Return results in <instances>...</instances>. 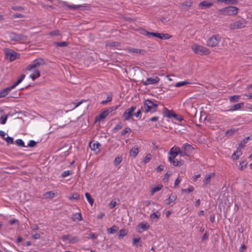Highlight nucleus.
Returning <instances> with one entry per match:
<instances>
[{"label":"nucleus","instance_id":"864d4df0","mask_svg":"<svg viewBox=\"0 0 252 252\" xmlns=\"http://www.w3.org/2000/svg\"><path fill=\"white\" fill-rule=\"evenodd\" d=\"M172 172L171 171H168L166 172L164 176V178L163 179V180L168 181L169 178V177L171 175Z\"/></svg>","mask_w":252,"mask_h":252},{"label":"nucleus","instance_id":"6e6552de","mask_svg":"<svg viewBox=\"0 0 252 252\" xmlns=\"http://www.w3.org/2000/svg\"><path fill=\"white\" fill-rule=\"evenodd\" d=\"M136 109V106H132L126 109L123 113V117L125 121L128 120L133 115V112Z\"/></svg>","mask_w":252,"mask_h":252},{"label":"nucleus","instance_id":"c85d7f7f","mask_svg":"<svg viewBox=\"0 0 252 252\" xmlns=\"http://www.w3.org/2000/svg\"><path fill=\"white\" fill-rule=\"evenodd\" d=\"M133 245H135L136 247L142 246V241L141 238L133 239Z\"/></svg>","mask_w":252,"mask_h":252},{"label":"nucleus","instance_id":"79ce46f5","mask_svg":"<svg viewBox=\"0 0 252 252\" xmlns=\"http://www.w3.org/2000/svg\"><path fill=\"white\" fill-rule=\"evenodd\" d=\"M68 198L70 200H77L80 198V195L79 194L75 193L73 194L71 196H69Z\"/></svg>","mask_w":252,"mask_h":252},{"label":"nucleus","instance_id":"ddd939ff","mask_svg":"<svg viewBox=\"0 0 252 252\" xmlns=\"http://www.w3.org/2000/svg\"><path fill=\"white\" fill-rule=\"evenodd\" d=\"M90 147L91 149L94 151L96 153L99 152V147L100 145L99 143L96 141H92L90 143Z\"/></svg>","mask_w":252,"mask_h":252},{"label":"nucleus","instance_id":"49530a36","mask_svg":"<svg viewBox=\"0 0 252 252\" xmlns=\"http://www.w3.org/2000/svg\"><path fill=\"white\" fill-rule=\"evenodd\" d=\"M123 127V125L121 122L119 123L117 126L113 129L114 132H116L118 130L121 129Z\"/></svg>","mask_w":252,"mask_h":252},{"label":"nucleus","instance_id":"7c9ffc66","mask_svg":"<svg viewBox=\"0 0 252 252\" xmlns=\"http://www.w3.org/2000/svg\"><path fill=\"white\" fill-rule=\"evenodd\" d=\"M123 159L122 156L121 155H119L116 157L114 161V164L115 166L118 165L122 162Z\"/></svg>","mask_w":252,"mask_h":252},{"label":"nucleus","instance_id":"4d7b16f0","mask_svg":"<svg viewBox=\"0 0 252 252\" xmlns=\"http://www.w3.org/2000/svg\"><path fill=\"white\" fill-rule=\"evenodd\" d=\"M176 120L181 122L183 120V119L182 118V117L180 116V115H177L175 113L174 114V115H173V117Z\"/></svg>","mask_w":252,"mask_h":252},{"label":"nucleus","instance_id":"c9c22d12","mask_svg":"<svg viewBox=\"0 0 252 252\" xmlns=\"http://www.w3.org/2000/svg\"><path fill=\"white\" fill-rule=\"evenodd\" d=\"M169 154L171 155L170 156L171 157V158H173L174 159L178 155L176 149L174 151V147L171 148V150H170Z\"/></svg>","mask_w":252,"mask_h":252},{"label":"nucleus","instance_id":"a211bd4d","mask_svg":"<svg viewBox=\"0 0 252 252\" xmlns=\"http://www.w3.org/2000/svg\"><path fill=\"white\" fill-rule=\"evenodd\" d=\"M7 116H5L4 111L0 108V120L1 124L4 125L6 123Z\"/></svg>","mask_w":252,"mask_h":252},{"label":"nucleus","instance_id":"7ed1b4c3","mask_svg":"<svg viewBox=\"0 0 252 252\" xmlns=\"http://www.w3.org/2000/svg\"><path fill=\"white\" fill-rule=\"evenodd\" d=\"M37 64L39 65V64H34L32 65L28 66L27 68V70L32 72V73L30 75V77L32 80H34L35 79L38 78L40 75L39 71L36 69Z\"/></svg>","mask_w":252,"mask_h":252},{"label":"nucleus","instance_id":"4468645a","mask_svg":"<svg viewBox=\"0 0 252 252\" xmlns=\"http://www.w3.org/2000/svg\"><path fill=\"white\" fill-rule=\"evenodd\" d=\"M159 80L160 79L158 76H156L155 78H148L147 80L143 82V84L145 86H147L150 84H155L158 82Z\"/></svg>","mask_w":252,"mask_h":252},{"label":"nucleus","instance_id":"58836bf2","mask_svg":"<svg viewBox=\"0 0 252 252\" xmlns=\"http://www.w3.org/2000/svg\"><path fill=\"white\" fill-rule=\"evenodd\" d=\"M162 187H163L162 185H160V186H158L155 187L151 190V194L153 195L156 192H157V191L160 190L162 188Z\"/></svg>","mask_w":252,"mask_h":252},{"label":"nucleus","instance_id":"37998d69","mask_svg":"<svg viewBox=\"0 0 252 252\" xmlns=\"http://www.w3.org/2000/svg\"><path fill=\"white\" fill-rule=\"evenodd\" d=\"M120 203V201L119 199H114L111 201V208L115 207L116 205Z\"/></svg>","mask_w":252,"mask_h":252},{"label":"nucleus","instance_id":"69168bd1","mask_svg":"<svg viewBox=\"0 0 252 252\" xmlns=\"http://www.w3.org/2000/svg\"><path fill=\"white\" fill-rule=\"evenodd\" d=\"M36 144V142L33 140H30L28 144V146L30 147H33Z\"/></svg>","mask_w":252,"mask_h":252},{"label":"nucleus","instance_id":"f257e3e1","mask_svg":"<svg viewBox=\"0 0 252 252\" xmlns=\"http://www.w3.org/2000/svg\"><path fill=\"white\" fill-rule=\"evenodd\" d=\"M158 107V104L154 103L150 99H146L144 101L143 106L141 107V109L145 113L149 112L153 113L157 111Z\"/></svg>","mask_w":252,"mask_h":252},{"label":"nucleus","instance_id":"09e8293b","mask_svg":"<svg viewBox=\"0 0 252 252\" xmlns=\"http://www.w3.org/2000/svg\"><path fill=\"white\" fill-rule=\"evenodd\" d=\"M192 2L190 0H187L182 3V6H188L190 7L192 5Z\"/></svg>","mask_w":252,"mask_h":252},{"label":"nucleus","instance_id":"423d86ee","mask_svg":"<svg viewBox=\"0 0 252 252\" xmlns=\"http://www.w3.org/2000/svg\"><path fill=\"white\" fill-rule=\"evenodd\" d=\"M5 56L9 62H12L18 58L19 55L12 50L6 49L5 52Z\"/></svg>","mask_w":252,"mask_h":252},{"label":"nucleus","instance_id":"338daca9","mask_svg":"<svg viewBox=\"0 0 252 252\" xmlns=\"http://www.w3.org/2000/svg\"><path fill=\"white\" fill-rule=\"evenodd\" d=\"M158 116H154L149 119V121H152V122H156L158 121Z\"/></svg>","mask_w":252,"mask_h":252},{"label":"nucleus","instance_id":"473e14b6","mask_svg":"<svg viewBox=\"0 0 252 252\" xmlns=\"http://www.w3.org/2000/svg\"><path fill=\"white\" fill-rule=\"evenodd\" d=\"M240 98V95H233V96H230L229 97V101L230 102H236L238 101L239 99Z\"/></svg>","mask_w":252,"mask_h":252},{"label":"nucleus","instance_id":"4be33fe9","mask_svg":"<svg viewBox=\"0 0 252 252\" xmlns=\"http://www.w3.org/2000/svg\"><path fill=\"white\" fill-rule=\"evenodd\" d=\"M244 102H241L240 103L235 104L231 107V108L229 110V111H233L239 110L244 106Z\"/></svg>","mask_w":252,"mask_h":252},{"label":"nucleus","instance_id":"a878e982","mask_svg":"<svg viewBox=\"0 0 252 252\" xmlns=\"http://www.w3.org/2000/svg\"><path fill=\"white\" fill-rule=\"evenodd\" d=\"M138 227L141 228L143 231H145L149 228L150 225L147 222H141L138 224Z\"/></svg>","mask_w":252,"mask_h":252},{"label":"nucleus","instance_id":"0eeeda50","mask_svg":"<svg viewBox=\"0 0 252 252\" xmlns=\"http://www.w3.org/2000/svg\"><path fill=\"white\" fill-rule=\"evenodd\" d=\"M246 26V22L244 20H239L231 24L229 27L230 30L239 29Z\"/></svg>","mask_w":252,"mask_h":252},{"label":"nucleus","instance_id":"cd10ccee","mask_svg":"<svg viewBox=\"0 0 252 252\" xmlns=\"http://www.w3.org/2000/svg\"><path fill=\"white\" fill-rule=\"evenodd\" d=\"M250 136L245 137L243 140L239 144L238 149H241L245 146V144L248 142V140L250 139Z\"/></svg>","mask_w":252,"mask_h":252},{"label":"nucleus","instance_id":"052dcab7","mask_svg":"<svg viewBox=\"0 0 252 252\" xmlns=\"http://www.w3.org/2000/svg\"><path fill=\"white\" fill-rule=\"evenodd\" d=\"M71 174V171L70 170H66L64 171L62 174V177H66L69 176Z\"/></svg>","mask_w":252,"mask_h":252},{"label":"nucleus","instance_id":"f8f14e48","mask_svg":"<svg viewBox=\"0 0 252 252\" xmlns=\"http://www.w3.org/2000/svg\"><path fill=\"white\" fill-rule=\"evenodd\" d=\"M109 111L107 110L102 112L96 118L95 122H102L108 116Z\"/></svg>","mask_w":252,"mask_h":252},{"label":"nucleus","instance_id":"e433bc0d","mask_svg":"<svg viewBox=\"0 0 252 252\" xmlns=\"http://www.w3.org/2000/svg\"><path fill=\"white\" fill-rule=\"evenodd\" d=\"M237 130L233 128H231L230 129L227 130L225 132V135L226 136H230L232 135L235 132L237 131Z\"/></svg>","mask_w":252,"mask_h":252},{"label":"nucleus","instance_id":"9b49d317","mask_svg":"<svg viewBox=\"0 0 252 252\" xmlns=\"http://www.w3.org/2000/svg\"><path fill=\"white\" fill-rule=\"evenodd\" d=\"M9 38L11 41H18L24 39V36L22 34H18L14 32H11L9 34Z\"/></svg>","mask_w":252,"mask_h":252},{"label":"nucleus","instance_id":"ea45409f","mask_svg":"<svg viewBox=\"0 0 252 252\" xmlns=\"http://www.w3.org/2000/svg\"><path fill=\"white\" fill-rule=\"evenodd\" d=\"M46 198H52L55 196V193L52 191L47 192L44 194Z\"/></svg>","mask_w":252,"mask_h":252},{"label":"nucleus","instance_id":"393cba45","mask_svg":"<svg viewBox=\"0 0 252 252\" xmlns=\"http://www.w3.org/2000/svg\"><path fill=\"white\" fill-rule=\"evenodd\" d=\"M139 153V150L138 147H133L129 153V155L133 157H135Z\"/></svg>","mask_w":252,"mask_h":252},{"label":"nucleus","instance_id":"680f3d73","mask_svg":"<svg viewBox=\"0 0 252 252\" xmlns=\"http://www.w3.org/2000/svg\"><path fill=\"white\" fill-rule=\"evenodd\" d=\"M119 230V227L116 225H113L111 227V234L114 233L118 231Z\"/></svg>","mask_w":252,"mask_h":252},{"label":"nucleus","instance_id":"8fccbe9b","mask_svg":"<svg viewBox=\"0 0 252 252\" xmlns=\"http://www.w3.org/2000/svg\"><path fill=\"white\" fill-rule=\"evenodd\" d=\"M151 158H152V156H151V154H147L144 158V162H145V163H147L149 162L150 161V160L151 159Z\"/></svg>","mask_w":252,"mask_h":252},{"label":"nucleus","instance_id":"5fc2aeb1","mask_svg":"<svg viewBox=\"0 0 252 252\" xmlns=\"http://www.w3.org/2000/svg\"><path fill=\"white\" fill-rule=\"evenodd\" d=\"M189 84V82H187V81H182V82H178L175 85V86L176 87H180L181 86H182L183 85H185L186 84Z\"/></svg>","mask_w":252,"mask_h":252},{"label":"nucleus","instance_id":"de8ad7c7","mask_svg":"<svg viewBox=\"0 0 252 252\" xmlns=\"http://www.w3.org/2000/svg\"><path fill=\"white\" fill-rule=\"evenodd\" d=\"M176 150L178 155V154L180 155V156L184 157L186 155V152H183V151H181V149H180V148L176 147Z\"/></svg>","mask_w":252,"mask_h":252},{"label":"nucleus","instance_id":"13d9d810","mask_svg":"<svg viewBox=\"0 0 252 252\" xmlns=\"http://www.w3.org/2000/svg\"><path fill=\"white\" fill-rule=\"evenodd\" d=\"M55 44L60 47H64L68 45L67 42H56Z\"/></svg>","mask_w":252,"mask_h":252},{"label":"nucleus","instance_id":"39448f33","mask_svg":"<svg viewBox=\"0 0 252 252\" xmlns=\"http://www.w3.org/2000/svg\"><path fill=\"white\" fill-rule=\"evenodd\" d=\"M220 40L221 37L219 35H214L207 40V45L211 47L216 46Z\"/></svg>","mask_w":252,"mask_h":252},{"label":"nucleus","instance_id":"f704fd0d","mask_svg":"<svg viewBox=\"0 0 252 252\" xmlns=\"http://www.w3.org/2000/svg\"><path fill=\"white\" fill-rule=\"evenodd\" d=\"M242 154V152L239 150H237L236 152H234L232 156V158H233V160H237L239 158V156L241 155Z\"/></svg>","mask_w":252,"mask_h":252},{"label":"nucleus","instance_id":"bf43d9fd","mask_svg":"<svg viewBox=\"0 0 252 252\" xmlns=\"http://www.w3.org/2000/svg\"><path fill=\"white\" fill-rule=\"evenodd\" d=\"M4 139L8 144H12L13 142V139L11 137L7 136L6 137L4 138Z\"/></svg>","mask_w":252,"mask_h":252},{"label":"nucleus","instance_id":"f3484780","mask_svg":"<svg viewBox=\"0 0 252 252\" xmlns=\"http://www.w3.org/2000/svg\"><path fill=\"white\" fill-rule=\"evenodd\" d=\"M163 113L164 116L170 118L173 117L175 112L173 110H169L167 108L164 107Z\"/></svg>","mask_w":252,"mask_h":252},{"label":"nucleus","instance_id":"c756f323","mask_svg":"<svg viewBox=\"0 0 252 252\" xmlns=\"http://www.w3.org/2000/svg\"><path fill=\"white\" fill-rule=\"evenodd\" d=\"M127 51L129 53H139L141 54H143L144 52L143 50L135 48H129L127 49Z\"/></svg>","mask_w":252,"mask_h":252},{"label":"nucleus","instance_id":"6e6d98bb","mask_svg":"<svg viewBox=\"0 0 252 252\" xmlns=\"http://www.w3.org/2000/svg\"><path fill=\"white\" fill-rule=\"evenodd\" d=\"M16 143L18 146L25 147L24 142L21 139L16 140Z\"/></svg>","mask_w":252,"mask_h":252},{"label":"nucleus","instance_id":"1a4fd4ad","mask_svg":"<svg viewBox=\"0 0 252 252\" xmlns=\"http://www.w3.org/2000/svg\"><path fill=\"white\" fill-rule=\"evenodd\" d=\"M63 241L69 243H75L78 241L79 238L76 236H71L69 234L63 235L62 237Z\"/></svg>","mask_w":252,"mask_h":252},{"label":"nucleus","instance_id":"bb28decb","mask_svg":"<svg viewBox=\"0 0 252 252\" xmlns=\"http://www.w3.org/2000/svg\"><path fill=\"white\" fill-rule=\"evenodd\" d=\"M72 219L73 220V221H75L81 220L82 218L81 213H76L73 214Z\"/></svg>","mask_w":252,"mask_h":252},{"label":"nucleus","instance_id":"f03ea898","mask_svg":"<svg viewBox=\"0 0 252 252\" xmlns=\"http://www.w3.org/2000/svg\"><path fill=\"white\" fill-rule=\"evenodd\" d=\"M239 11V8L233 6H230L218 10L219 15L233 16L236 15Z\"/></svg>","mask_w":252,"mask_h":252},{"label":"nucleus","instance_id":"20e7f679","mask_svg":"<svg viewBox=\"0 0 252 252\" xmlns=\"http://www.w3.org/2000/svg\"><path fill=\"white\" fill-rule=\"evenodd\" d=\"M192 49L194 53L200 55H208L210 53L207 48L197 44L193 45Z\"/></svg>","mask_w":252,"mask_h":252},{"label":"nucleus","instance_id":"0e129e2a","mask_svg":"<svg viewBox=\"0 0 252 252\" xmlns=\"http://www.w3.org/2000/svg\"><path fill=\"white\" fill-rule=\"evenodd\" d=\"M45 61L42 58H37L34 60L33 63H44Z\"/></svg>","mask_w":252,"mask_h":252},{"label":"nucleus","instance_id":"2f4dec72","mask_svg":"<svg viewBox=\"0 0 252 252\" xmlns=\"http://www.w3.org/2000/svg\"><path fill=\"white\" fill-rule=\"evenodd\" d=\"M85 196L88 201V202L89 203V204L92 206L94 204V199L92 197L91 195L88 192H86L85 193Z\"/></svg>","mask_w":252,"mask_h":252},{"label":"nucleus","instance_id":"774afa93","mask_svg":"<svg viewBox=\"0 0 252 252\" xmlns=\"http://www.w3.org/2000/svg\"><path fill=\"white\" fill-rule=\"evenodd\" d=\"M163 170V166L161 165H159L157 168V172H160Z\"/></svg>","mask_w":252,"mask_h":252},{"label":"nucleus","instance_id":"3c124183","mask_svg":"<svg viewBox=\"0 0 252 252\" xmlns=\"http://www.w3.org/2000/svg\"><path fill=\"white\" fill-rule=\"evenodd\" d=\"M131 131V129L128 127H126L124 129H123L121 132V135L123 136L125 135L126 133L130 132Z\"/></svg>","mask_w":252,"mask_h":252},{"label":"nucleus","instance_id":"72a5a7b5","mask_svg":"<svg viewBox=\"0 0 252 252\" xmlns=\"http://www.w3.org/2000/svg\"><path fill=\"white\" fill-rule=\"evenodd\" d=\"M184 160L180 159L179 160L176 159L175 160H174L173 162V164L175 166H180L184 164Z\"/></svg>","mask_w":252,"mask_h":252},{"label":"nucleus","instance_id":"b1692460","mask_svg":"<svg viewBox=\"0 0 252 252\" xmlns=\"http://www.w3.org/2000/svg\"><path fill=\"white\" fill-rule=\"evenodd\" d=\"M177 199V196L175 195L171 194L168 198L166 200L167 204H170L171 203H173Z\"/></svg>","mask_w":252,"mask_h":252},{"label":"nucleus","instance_id":"5701e85b","mask_svg":"<svg viewBox=\"0 0 252 252\" xmlns=\"http://www.w3.org/2000/svg\"><path fill=\"white\" fill-rule=\"evenodd\" d=\"M212 5H213L212 3L209 2L206 0H204V1L201 2L199 4L198 6H199V7H201V8H203V7L208 8V7H210V6H211Z\"/></svg>","mask_w":252,"mask_h":252},{"label":"nucleus","instance_id":"9d476101","mask_svg":"<svg viewBox=\"0 0 252 252\" xmlns=\"http://www.w3.org/2000/svg\"><path fill=\"white\" fill-rule=\"evenodd\" d=\"M147 35H152L153 36L158 37L161 39H168L171 37L172 36L168 33H159L158 32H147Z\"/></svg>","mask_w":252,"mask_h":252},{"label":"nucleus","instance_id":"a18cd8bd","mask_svg":"<svg viewBox=\"0 0 252 252\" xmlns=\"http://www.w3.org/2000/svg\"><path fill=\"white\" fill-rule=\"evenodd\" d=\"M194 187L193 186H191L188 189H182V192L189 193V192L193 191L194 190Z\"/></svg>","mask_w":252,"mask_h":252},{"label":"nucleus","instance_id":"e2e57ef3","mask_svg":"<svg viewBox=\"0 0 252 252\" xmlns=\"http://www.w3.org/2000/svg\"><path fill=\"white\" fill-rule=\"evenodd\" d=\"M209 237V233L208 232H206L203 236L201 238V241H203L208 239Z\"/></svg>","mask_w":252,"mask_h":252},{"label":"nucleus","instance_id":"2eb2a0df","mask_svg":"<svg viewBox=\"0 0 252 252\" xmlns=\"http://www.w3.org/2000/svg\"><path fill=\"white\" fill-rule=\"evenodd\" d=\"M64 5L67 7L68 8L72 9H84L85 7H86V5H73V4H69L67 3L66 2H64Z\"/></svg>","mask_w":252,"mask_h":252},{"label":"nucleus","instance_id":"412c9836","mask_svg":"<svg viewBox=\"0 0 252 252\" xmlns=\"http://www.w3.org/2000/svg\"><path fill=\"white\" fill-rule=\"evenodd\" d=\"M182 148L184 149L185 152H187L188 153L190 152L191 151H192V150L194 149V148L191 145L187 143L184 144Z\"/></svg>","mask_w":252,"mask_h":252},{"label":"nucleus","instance_id":"4c0bfd02","mask_svg":"<svg viewBox=\"0 0 252 252\" xmlns=\"http://www.w3.org/2000/svg\"><path fill=\"white\" fill-rule=\"evenodd\" d=\"M160 213L158 212V211H157L156 212H154V213L152 214L151 215V218L152 219H158L159 218V217H160Z\"/></svg>","mask_w":252,"mask_h":252},{"label":"nucleus","instance_id":"aec40b11","mask_svg":"<svg viewBox=\"0 0 252 252\" xmlns=\"http://www.w3.org/2000/svg\"><path fill=\"white\" fill-rule=\"evenodd\" d=\"M25 76H26L25 74H22L20 75L18 80L15 82H14L13 85H11L14 89L15 88L23 81V80L25 79Z\"/></svg>","mask_w":252,"mask_h":252},{"label":"nucleus","instance_id":"6ab92c4d","mask_svg":"<svg viewBox=\"0 0 252 252\" xmlns=\"http://www.w3.org/2000/svg\"><path fill=\"white\" fill-rule=\"evenodd\" d=\"M215 175V173H211L206 175L205 179L203 180V183L205 185L209 184L210 183L211 179L214 177Z\"/></svg>","mask_w":252,"mask_h":252},{"label":"nucleus","instance_id":"603ef678","mask_svg":"<svg viewBox=\"0 0 252 252\" xmlns=\"http://www.w3.org/2000/svg\"><path fill=\"white\" fill-rule=\"evenodd\" d=\"M247 164L246 161H243L241 162L239 166L240 169L241 170H243L246 167Z\"/></svg>","mask_w":252,"mask_h":252},{"label":"nucleus","instance_id":"a19ab883","mask_svg":"<svg viewBox=\"0 0 252 252\" xmlns=\"http://www.w3.org/2000/svg\"><path fill=\"white\" fill-rule=\"evenodd\" d=\"M225 4L234 5L237 4L238 2L237 0H224Z\"/></svg>","mask_w":252,"mask_h":252},{"label":"nucleus","instance_id":"dca6fc26","mask_svg":"<svg viewBox=\"0 0 252 252\" xmlns=\"http://www.w3.org/2000/svg\"><path fill=\"white\" fill-rule=\"evenodd\" d=\"M14 89L13 87L11 86L9 87H7L0 91V97H3L6 96L9 92Z\"/></svg>","mask_w":252,"mask_h":252},{"label":"nucleus","instance_id":"c03bdc74","mask_svg":"<svg viewBox=\"0 0 252 252\" xmlns=\"http://www.w3.org/2000/svg\"><path fill=\"white\" fill-rule=\"evenodd\" d=\"M127 231L126 229H122L119 231V236L120 237H123L126 235Z\"/></svg>","mask_w":252,"mask_h":252}]
</instances>
